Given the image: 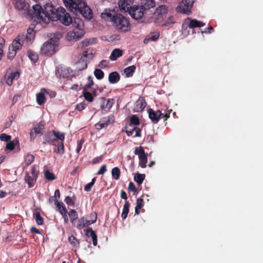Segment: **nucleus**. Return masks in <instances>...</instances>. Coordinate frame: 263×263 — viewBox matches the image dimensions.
Here are the masks:
<instances>
[{
    "label": "nucleus",
    "instance_id": "obj_45",
    "mask_svg": "<svg viewBox=\"0 0 263 263\" xmlns=\"http://www.w3.org/2000/svg\"><path fill=\"white\" fill-rule=\"evenodd\" d=\"M28 55L31 61L34 63H35L39 59L37 54L32 51H29L28 52Z\"/></svg>",
    "mask_w": 263,
    "mask_h": 263
},
{
    "label": "nucleus",
    "instance_id": "obj_49",
    "mask_svg": "<svg viewBox=\"0 0 263 263\" xmlns=\"http://www.w3.org/2000/svg\"><path fill=\"white\" fill-rule=\"evenodd\" d=\"M45 178L50 181L53 180L55 179V175L53 173L50 172L49 171L47 170L45 172Z\"/></svg>",
    "mask_w": 263,
    "mask_h": 263
},
{
    "label": "nucleus",
    "instance_id": "obj_37",
    "mask_svg": "<svg viewBox=\"0 0 263 263\" xmlns=\"http://www.w3.org/2000/svg\"><path fill=\"white\" fill-rule=\"evenodd\" d=\"M69 242L75 248H79L80 246V241L76 237L71 235L68 237Z\"/></svg>",
    "mask_w": 263,
    "mask_h": 263
},
{
    "label": "nucleus",
    "instance_id": "obj_60",
    "mask_svg": "<svg viewBox=\"0 0 263 263\" xmlns=\"http://www.w3.org/2000/svg\"><path fill=\"white\" fill-rule=\"evenodd\" d=\"M83 143H84L83 140L81 139L80 140H78L77 146V148L76 149V151L78 154L79 153V152L81 150Z\"/></svg>",
    "mask_w": 263,
    "mask_h": 263
},
{
    "label": "nucleus",
    "instance_id": "obj_11",
    "mask_svg": "<svg viewBox=\"0 0 263 263\" xmlns=\"http://www.w3.org/2000/svg\"><path fill=\"white\" fill-rule=\"evenodd\" d=\"M84 34V32L82 30H75L68 32L66 37L69 41H76L81 39Z\"/></svg>",
    "mask_w": 263,
    "mask_h": 263
},
{
    "label": "nucleus",
    "instance_id": "obj_55",
    "mask_svg": "<svg viewBox=\"0 0 263 263\" xmlns=\"http://www.w3.org/2000/svg\"><path fill=\"white\" fill-rule=\"evenodd\" d=\"M89 220L91 222L90 223H93L97 221V215L96 213L92 212L90 214L89 216Z\"/></svg>",
    "mask_w": 263,
    "mask_h": 263
},
{
    "label": "nucleus",
    "instance_id": "obj_14",
    "mask_svg": "<svg viewBox=\"0 0 263 263\" xmlns=\"http://www.w3.org/2000/svg\"><path fill=\"white\" fill-rule=\"evenodd\" d=\"M55 142V141L53 130L48 131L45 133L43 136V144H54Z\"/></svg>",
    "mask_w": 263,
    "mask_h": 263
},
{
    "label": "nucleus",
    "instance_id": "obj_19",
    "mask_svg": "<svg viewBox=\"0 0 263 263\" xmlns=\"http://www.w3.org/2000/svg\"><path fill=\"white\" fill-rule=\"evenodd\" d=\"M159 32H152L146 36L144 43L147 44L150 41H156L159 38Z\"/></svg>",
    "mask_w": 263,
    "mask_h": 263
},
{
    "label": "nucleus",
    "instance_id": "obj_15",
    "mask_svg": "<svg viewBox=\"0 0 263 263\" xmlns=\"http://www.w3.org/2000/svg\"><path fill=\"white\" fill-rule=\"evenodd\" d=\"M44 125L41 123H40L37 127H35L32 129L30 133V140L33 141L37 135L42 133V131L44 129Z\"/></svg>",
    "mask_w": 263,
    "mask_h": 263
},
{
    "label": "nucleus",
    "instance_id": "obj_56",
    "mask_svg": "<svg viewBox=\"0 0 263 263\" xmlns=\"http://www.w3.org/2000/svg\"><path fill=\"white\" fill-rule=\"evenodd\" d=\"M128 190L129 192H134V193H135L137 192V189L135 185L133 182H130L129 183L128 187Z\"/></svg>",
    "mask_w": 263,
    "mask_h": 263
},
{
    "label": "nucleus",
    "instance_id": "obj_31",
    "mask_svg": "<svg viewBox=\"0 0 263 263\" xmlns=\"http://www.w3.org/2000/svg\"><path fill=\"white\" fill-rule=\"evenodd\" d=\"M145 175L144 174L136 173L134 176V180L138 183V185H140L142 183L143 181L145 179Z\"/></svg>",
    "mask_w": 263,
    "mask_h": 263
},
{
    "label": "nucleus",
    "instance_id": "obj_25",
    "mask_svg": "<svg viewBox=\"0 0 263 263\" xmlns=\"http://www.w3.org/2000/svg\"><path fill=\"white\" fill-rule=\"evenodd\" d=\"M36 178V177H34L33 176H30L28 172L26 173L25 179L26 182H27L29 187H32L34 186Z\"/></svg>",
    "mask_w": 263,
    "mask_h": 263
},
{
    "label": "nucleus",
    "instance_id": "obj_13",
    "mask_svg": "<svg viewBox=\"0 0 263 263\" xmlns=\"http://www.w3.org/2000/svg\"><path fill=\"white\" fill-rule=\"evenodd\" d=\"M24 35H18L9 46L16 51L21 49L24 42Z\"/></svg>",
    "mask_w": 263,
    "mask_h": 263
},
{
    "label": "nucleus",
    "instance_id": "obj_42",
    "mask_svg": "<svg viewBox=\"0 0 263 263\" xmlns=\"http://www.w3.org/2000/svg\"><path fill=\"white\" fill-rule=\"evenodd\" d=\"M175 23V21L174 17L173 16H170L168 17H166L165 20L164 21V23L163 24L162 26L168 27L171 25Z\"/></svg>",
    "mask_w": 263,
    "mask_h": 263
},
{
    "label": "nucleus",
    "instance_id": "obj_23",
    "mask_svg": "<svg viewBox=\"0 0 263 263\" xmlns=\"http://www.w3.org/2000/svg\"><path fill=\"white\" fill-rule=\"evenodd\" d=\"M45 91V89H42L41 91L36 95V102L39 105H41L46 101Z\"/></svg>",
    "mask_w": 263,
    "mask_h": 263
},
{
    "label": "nucleus",
    "instance_id": "obj_22",
    "mask_svg": "<svg viewBox=\"0 0 263 263\" xmlns=\"http://www.w3.org/2000/svg\"><path fill=\"white\" fill-rule=\"evenodd\" d=\"M123 54V51L119 48H116L112 50L110 55V59L111 61H115L118 58L121 57Z\"/></svg>",
    "mask_w": 263,
    "mask_h": 263
},
{
    "label": "nucleus",
    "instance_id": "obj_21",
    "mask_svg": "<svg viewBox=\"0 0 263 263\" xmlns=\"http://www.w3.org/2000/svg\"><path fill=\"white\" fill-rule=\"evenodd\" d=\"M89 219H85L84 217H83L79 219L77 225V228L78 229H81L84 227H88L92 224Z\"/></svg>",
    "mask_w": 263,
    "mask_h": 263
},
{
    "label": "nucleus",
    "instance_id": "obj_46",
    "mask_svg": "<svg viewBox=\"0 0 263 263\" xmlns=\"http://www.w3.org/2000/svg\"><path fill=\"white\" fill-rule=\"evenodd\" d=\"M94 75L97 79L101 80L104 77V73L100 69H96L94 71Z\"/></svg>",
    "mask_w": 263,
    "mask_h": 263
},
{
    "label": "nucleus",
    "instance_id": "obj_27",
    "mask_svg": "<svg viewBox=\"0 0 263 263\" xmlns=\"http://www.w3.org/2000/svg\"><path fill=\"white\" fill-rule=\"evenodd\" d=\"M54 145H55L53 149L54 152L61 155L64 153V142H59L57 145L55 143Z\"/></svg>",
    "mask_w": 263,
    "mask_h": 263
},
{
    "label": "nucleus",
    "instance_id": "obj_4",
    "mask_svg": "<svg viewBox=\"0 0 263 263\" xmlns=\"http://www.w3.org/2000/svg\"><path fill=\"white\" fill-rule=\"evenodd\" d=\"M102 17L105 18V16L109 17L113 23V26L116 29L120 31H127L130 29L129 21L123 16L119 14H115L113 15L109 13H104L102 14Z\"/></svg>",
    "mask_w": 263,
    "mask_h": 263
},
{
    "label": "nucleus",
    "instance_id": "obj_5",
    "mask_svg": "<svg viewBox=\"0 0 263 263\" xmlns=\"http://www.w3.org/2000/svg\"><path fill=\"white\" fill-rule=\"evenodd\" d=\"M61 34L57 32L53 34L51 37L45 42L41 48V52L46 56H51L56 52Z\"/></svg>",
    "mask_w": 263,
    "mask_h": 263
},
{
    "label": "nucleus",
    "instance_id": "obj_61",
    "mask_svg": "<svg viewBox=\"0 0 263 263\" xmlns=\"http://www.w3.org/2000/svg\"><path fill=\"white\" fill-rule=\"evenodd\" d=\"M108 61L103 60L100 62L99 64V67L101 68H105L108 66Z\"/></svg>",
    "mask_w": 263,
    "mask_h": 263
},
{
    "label": "nucleus",
    "instance_id": "obj_62",
    "mask_svg": "<svg viewBox=\"0 0 263 263\" xmlns=\"http://www.w3.org/2000/svg\"><path fill=\"white\" fill-rule=\"evenodd\" d=\"M107 171L106 165H103L98 171V175H103Z\"/></svg>",
    "mask_w": 263,
    "mask_h": 263
},
{
    "label": "nucleus",
    "instance_id": "obj_35",
    "mask_svg": "<svg viewBox=\"0 0 263 263\" xmlns=\"http://www.w3.org/2000/svg\"><path fill=\"white\" fill-rule=\"evenodd\" d=\"M136 66L134 65L130 66L125 68L124 71L126 74L127 77H129L133 76V73L136 70Z\"/></svg>",
    "mask_w": 263,
    "mask_h": 263
},
{
    "label": "nucleus",
    "instance_id": "obj_44",
    "mask_svg": "<svg viewBox=\"0 0 263 263\" xmlns=\"http://www.w3.org/2000/svg\"><path fill=\"white\" fill-rule=\"evenodd\" d=\"M54 203L56 205L57 211L61 214V212H63L62 210L64 209H66L65 205L62 202H59L57 199L54 200Z\"/></svg>",
    "mask_w": 263,
    "mask_h": 263
},
{
    "label": "nucleus",
    "instance_id": "obj_8",
    "mask_svg": "<svg viewBox=\"0 0 263 263\" xmlns=\"http://www.w3.org/2000/svg\"><path fill=\"white\" fill-rule=\"evenodd\" d=\"M72 70L67 67L59 65L56 67L55 75L58 78L71 79L73 76Z\"/></svg>",
    "mask_w": 263,
    "mask_h": 263
},
{
    "label": "nucleus",
    "instance_id": "obj_7",
    "mask_svg": "<svg viewBox=\"0 0 263 263\" xmlns=\"http://www.w3.org/2000/svg\"><path fill=\"white\" fill-rule=\"evenodd\" d=\"M195 0H182L176 8V11L183 14H190Z\"/></svg>",
    "mask_w": 263,
    "mask_h": 263
},
{
    "label": "nucleus",
    "instance_id": "obj_47",
    "mask_svg": "<svg viewBox=\"0 0 263 263\" xmlns=\"http://www.w3.org/2000/svg\"><path fill=\"white\" fill-rule=\"evenodd\" d=\"M129 124L135 126L139 125L140 121L138 117L136 115H133L130 117Z\"/></svg>",
    "mask_w": 263,
    "mask_h": 263
},
{
    "label": "nucleus",
    "instance_id": "obj_43",
    "mask_svg": "<svg viewBox=\"0 0 263 263\" xmlns=\"http://www.w3.org/2000/svg\"><path fill=\"white\" fill-rule=\"evenodd\" d=\"M17 144H19L17 140H16L15 141L14 140L12 141H9L6 144V148L10 151H12L14 149Z\"/></svg>",
    "mask_w": 263,
    "mask_h": 263
},
{
    "label": "nucleus",
    "instance_id": "obj_36",
    "mask_svg": "<svg viewBox=\"0 0 263 263\" xmlns=\"http://www.w3.org/2000/svg\"><path fill=\"white\" fill-rule=\"evenodd\" d=\"M72 224L74 223L76 220L78 218V214L75 210H71L68 213Z\"/></svg>",
    "mask_w": 263,
    "mask_h": 263
},
{
    "label": "nucleus",
    "instance_id": "obj_52",
    "mask_svg": "<svg viewBox=\"0 0 263 263\" xmlns=\"http://www.w3.org/2000/svg\"><path fill=\"white\" fill-rule=\"evenodd\" d=\"M62 211L63 212H61V214L62 215L64 218L65 223H67L69 221V219L67 215L68 211L66 209L64 208L62 210Z\"/></svg>",
    "mask_w": 263,
    "mask_h": 263
},
{
    "label": "nucleus",
    "instance_id": "obj_28",
    "mask_svg": "<svg viewBox=\"0 0 263 263\" xmlns=\"http://www.w3.org/2000/svg\"><path fill=\"white\" fill-rule=\"evenodd\" d=\"M55 141L56 142L58 140H60V142H64L65 140V133H61L59 131L53 130Z\"/></svg>",
    "mask_w": 263,
    "mask_h": 263
},
{
    "label": "nucleus",
    "instance_id": "obj_54",
    "mask_svg": "<svg viewBox=\"0 0 263 263\" xmlns=\"http://www.w3.org/2000/svg\"><path fill=\"white\" fill-rule=\"evenodd\" d=\"M5 43V40L2 37H0V61L1 60L3 55V48L4 46Z\"/></svg>",
    "mask_w": 263,
    "mask_h": 263
},
{
    "label": "nucleus",
    "instance_id": "obj_3",
    "mask_svg": "<svg viewBox=\"0 0 263 263\" xmlns=\"http://www.w3.org/2000/svg\"><path fill=\"white\" fill-rule=\"evenodd\" d=\"M134 2V0H120L119 7L121 12H128L132 18L139 20L142 17L145 11L141 6H133Z\"/></svg>",
    "mask_w": 263,
    "mask_h": 263
},
{
    "label": "nucleus",
    "instance_id": "obj_48",
    "mask_svg": "<svg viewBox=\"0 0 263 263\" xmlns=\"http://www.w3.org/2000/svg\"><path fill=\"white\" fill-rule=\"evenodd\" d=\"M134 154L135 155H138V157H140V156H143V155L146 154L145 153V152H144V150L143 147H142V146L136 147L135 151H134Z\"/></svg>",
    "mask_w": 263,
    "mask_h": 263
},
{
    "label": "nucleus",
    "instance_id": "obj_40",
    "mask_svg": "<svg viewBox=\"0 0 263 263\" xmlns=\"http://www.w3.org/2000/svg\"><path fill=\"white\" fill-rule=\"evenodd\" d=\"M120 173V170L118 167H115L112 169L111 175L112 178L115 180H118L119 179Z\"/></svg>",
    "mask_w": 263,
    "mask_h": 263
},
{
    "label": "nucleus",
    "instance_id": "obj_51",
    "mask_svg": "<svg viewBox=\"0 0 263 263\" xmlns=\"http://www.w3.org/2000/svg\"><path fill=\"white\" fill-rule=\"evenodd\" d=\"M24 41L26 40L27 42L31 43L35 37V34L30 33L24 35Z\"/></svg>",
    "mask_w": 263,
    "mask_h": 263
},
{
    "label": "nucleus",
    "instance_id": "obj_1",
    "mask_svg": "<svg viewBox=\"0 0 263 263\" xmlns=\"http://www.w3.org/2000/svg\"><path fill=\"white\" fill-rule=\"evenodd\" d=\"M63 2L70 11L76 14L79 13L85 18H92V10L82 0H63Z\"/></svg>",
    "mask_w": 263,
    "mask_h": 263
},
{
    "label": "nucleus",
    "instance_id": "obj_59",
    "mask_svg": "<svg viewBox=\"0 0 263 263\" xmlns=\"http://www.w3.org/2000/svg\"><path fill=\"white\" fill-rule=\"evenodd\" d=\"M88 83L85 85L84 88L85 90H88L93 85V81L91 77L88 78Z\"/></svg>",
    "mask_w": 263,
    "mask_h": 263
},
{
    "label": "nucleus",
    "instance_id": "obj_2",
    "mask_svg": "<svg viewBox=\"0 0 263 263\" xmlns=\"http://www.w3.org/2000/svg\"><path fill=\"white\" fill-rule=\"evenodd\" d=\"M45 9L48 16L53 21H59L65 26H69L71 24L72 17L63 7L55 9L52 5H51L49 8L45 7Z\"/></svg>",
    "mask_w": 263,
    "mask_h": 263
},
{
    "label": "nucleus",
    "instance_id": "obj_12",
    "mask_svg": "<svg viewBox=\"0 0 263 263\" xmlns=\"http://www.w3.org/2000/svg\"><path fill=\"white\" fill-rule=\"evenodd\" d=\"M100 103H101V109L102 110H105L107 111H109L111 108L112 107L113 105L115 103L114 99H106L104 97H101L100 98Z\"/></svg>",
    "mask_w": 263,
    "mask_h": 263
},
{
    "label": "nucleus",
    "instance_id": "obj_50",
    "mask_svg": "<svg viewBox=\"0 0 263 263\" xmlns=\"http://www.w3.org/2000/svg\"><path fill=\"white\" fill-rule=\"evenodd\" d=\"M16 52L17 51L16 50L12 49V48H11L9 46L8 55H7L8 58L10 60L13 59L14 58V57L16 55Z\"/></svg>",
    "mask_w": 263,
    "mask_h": 263
},
{
    "label": "nucleus",
    "instance_id": "obj_32",
    "mask_svg": "<svg viewBox=\"0 0 263 263\" xmlns=\"http://www.w3.org/2000/svg\"><path fill=\"white\" fill-rule=\"evenodd\" d=\"M33 218L37 225H42L44 223V218L41 216L39 212L36 211L33 213Z\"/></svg>",
    "mask_w": 263,
    "mask_h": 263
},
{
    "label": "nucleus",
    "instance_id": "obj_34",
    "mask_svg": "<svg viewBox=\"0 0 263 263\" xmlns=\"http://www.w3.org/2000/svg\"><path fill=\"white\" fill-rule=\"evenodd\" d=\"M144 201L142 198H138L137 199L136 206L135 207V213L136 214H139V210L143 206Z\"/></svg>",
    "mask_w": 263,
    "mask_h": 263
},
{
    "label": "nucleus",
    "instance_id": "obj_10",
    "mask_svg": "<svg viewBox=\"0 0 263 263\" xmlns=\"http://www.w3.org/2000/svg\"><path fill=\"white\" fill-rule=\"evenodd\" d=\"M148 113L149 119L154 123H157L160 119L162 118V116L163 115L162 110L158 109L155 111L151 108L148 110Z\"/></svg>",
    "mask_w": 263,
    "mask_h": 263
},
{
    "label": "nucleus",
    "instance_id": "obj_63",
    "mask_svg": "<svg viewBox=\"0 0 263 263\" xmlns=\"http://www.w3.org/2000/svg\"><path fill=\"white\" fill-rule=\"evenodd\" d=\"M20 73L18 71L12 72L10 73V76L14 80H17L20 77Z\"/></svg>",
    "mask_w": 263,
    "mask_h": 263
},
{
    "label": "nucleus",
    "instance_id": "obj_24",
    "mask_svg": "<svg viewBox=\"0 0 263 263\" xmlns=\"http://www.w3.org/2000/svg\"><path fill=\"white\" fill-rule=\"evenodd\" d=\"M190 20V23L189 24V27L190 28H194L197 27H203L205 25V23L198 21L195 19H190L188 18Z\"/></svg>",
    "mask_w": 263,
    "mask_h": 263
},
{
    "label": "nucleus",
    "instance_id": "obj_6",
    "mask_svg": "<svg viewBox=\"0 0 263 263\" xmlns=\"http://www.w3.org/2000/svg\"><path fill=\"white\" fill-rule=\"evenodd\" d=\"M28 14L32 18H37L38 20H42L45 22L47 13H45L42 7L39 4H36L33 6V10L28 11Z\"/></svg>",
    "mask_w": 263,
    "mask_h": 263
},
{
    "label": "nucleus",
    "instance_id": "obj_17",
    "mask_svg": "<svg viewBox=\"0 0 263 263\" xmlns=\"http://www.w3.org/2000/svg\"><path fill=\"white\" fill-rule=\"evenodd\" d=\"M86 236L88 237H91L93 245L96 246L98 243L97 235L91 228H88L86 231Z\"/></svg>",
    "mask_w": 263,
    "mask_h": 263
},
{
    "label": "nucleus",
    "instance_id": "obj_20",
    "mask_svg": "<svg viewBox=\"0 0 263 263\" xmlns=\"http://www.w3.org/2000/svg\"><path fill=\"white\" fill-rule=\"evenodd\" d=\"M120 79V74L116 71L112 72L109 74L108 81L110 84L118 83Z\"/></svg>",
    "mask_w": 263,
    "mask_h": 263
},
{
    "label": "nucleus",
    "instance_id": "obj_38",
    "mask_svg": "<svg viewBox=\"0 0 263 263\" xmlns=\"http://www.w3.org/2000/svg\"><path fill=\"white\" fill-rule=\"evenodd\" d=\"M156 15V23L159 26H162L164 21L166 17V15L155 14Z\"/></svg>",
    "mask_w": 263,
    "mask_h": 263
},
{
    "label": "nucleus",
    "instance_id": "obj_9",
    "mask_svg": "<svg viewBox=\"0 0 263 263\" xmlns=\"http://www.w3.org/2000/svg\"><path fill=\"white\" fill-rule=\"evenodd\" d=\"M115 122V117L113 115H109L107 117L102 118L100 121L95 124L97 129L100 130L102 128H106L110 124Z\"/></svg>",
    "mask_w": 263,
    "mask_h": 263
},
{
    "label": "nucleus",
    "instance_id": "obj_18",
    "mask_svg": "<svg viewBox=\"0 0 263 263\" xmlns=\"http://www.w3.org/2000/svg\"><path fill=\"white\" fill-rule=\"evenodd\" d=\"M146 102L143 97H140L136 102V109L138 111H142L146 107Z\"/></svg>",
    "mask_w": 263,
    "mask_h": 263
},
{
    "label": "nucleus",
    "instance_id": "obj_39",
    "mask_svg": "<svg viewBox=\"0 0 263 263\" xmlns=\"http://www.w3.org/2000/svg\"><path fill=\"white\" fill-rule=\"evenodd\" d=\"M136 126L128 124L125 126V132L128 136H132Z\"/></svg>",
    "mask_w": 263,
    "mask_h": 263
},
{
    "label": "nucleus",
    "instance_id": "obj_58",
    "mask_svg": "<svg viewBox=\"0 0 263 263\" xmlns=\"http://www.w3.org/2000/svg\"><path fill=\"white\" fill-rule=\"evenodd\" d=\"M31 174L34 177H37L39 175V171L37 170L36 165H33L31 167Z\"/></svg>",
    "mask_w": 263,
    "mask_h": 263
},
{
    "label": "nucleus",
    "instance_id": "obj_64",
    "mask_svg": "<svg viewBox=\"0 0 263 263\" xmlns=\"http://www.w3.org/2000/svg\"><path fill=\"white\" fill-rule=\"evenodd\" d=\"M64 201L68 205H74V202L69 196H66L65 198Z\"/></svg>",
    "mask_w": 263,
    "mask_h": 263
},
{
    "label": "nucleus",
    "instance_id": "obj_57",
    "mask_svg": "<svg viewBox=\"0 0 263 263\" xmlns=\"http://www.w3.org/2000/svg\"><path fill=\"white\" fill-rule=\"evenodd\" d=\"M87 106V104L85 102H82L79 104H78L76 106V109L78 110L79 111H82Z\"/></svg>",
    "mask_w": 263,
    "mask_h": 263
},
{
    "label": "nucleus",
    "instance_id": "obj_30",
    "mask_svg": "<svg viewBox=\"0 0 263 263\" xmlns=\"http://www.w3.org/2000/svg\"><path fill=\"white\" fill-rule=\"evenodd\" d=\"M167 7L164 5L159 6L155 12V14L167 15Z\"/></svg>",
    "mask_w": 263,
    "mask_h": 263
},
{
    "label": "nucleus",
    "instance_id": "obj_29",
    "mask_svg": "<svg viewBox=\"0 0 263 263\" xmlns=\"http://www.w3.org/2000/svg\"><path fill=\"white\" fill-rule=\"evenodd\" d=\"M130 206V203L128 201H126L123 206L122 213L121 214V217L123 219L126 218L128 213L129 212V208Z\"/></svg>",
    "mask_w": 263,
    "mask_h": 263
},
{
    "label": "nucleus",
    "instance_id": "obj_41",
    "mask_svg": "<svg viewBox=\"0 0 263 263\" xmlns=\"http://www.w3.org/2000/svg\"><path fill=\"white\" fill-rule=\"evenodd\" d=\"M87 90H85V88H84L83 94L84 96V97L86 100L89 102H91L93 100V97L91 93L87 91Z\"/></svg>",
    "mask_w": 263,
    "mask_h": 263
},
{
    "label": "nucleus",
    "instance_id": "obj_33",
    "mask_svg": "<svg viewBox=\"0 0 263 263\" xmlns=\"http://www.w3.org/2000/svg\"><path fill=\"white\" fill-rule=\"evenodd\" d=\"M139 165L142 168H145L146 167V163L147 162V155L145 154L143 156L139 157Z\"/></svg>",
    "mask_w": 263,
    "mask_h": 263
},
{
    "label": "nucleus",
    "instance_id": "obj_26",
    "mask_svg": "<svg viewBox=\"0 0 263 263\" xmlns=\"http://www.w3.org/2000/svg\"><path fill=\"white\" fill-rule=\"evenodd\" d=\"M34 156L33 155L28 154L24 157V163L25 165L23 166V168L25 169L30 165L32 162L34 161Z\"/></svg>",
    "mask_w": 263,
    "mask_h": 263
},
{
    "label": "nucleus",
    "instance_id": "obj_53",
    "mask_svg": "<svg viewBox=\"0 0 263 263\" xmlns=\"http://www.w3.org/2000/svg\"><path fill=\"white\" fill-rule=\"evenodd\" d=\"M11 137L6 134H2L0 135V140L2 141L9 142L10 141Z\"/></svg>",
    "mask_w": 263,
    "mask_h": 263
},
{
    "label": "nucleus",
    "instance_id": "obj_16",
    "mask_svg": "<svg viewBox=\"0 0 263 263\" xmlns=\"http://www.w3.org/2000/svg\"><path fill=\"white\" fill-rule=\"evenodd\" d=\"M142 5H140L144 11H146L152 8L155 7L156 3L155 0H141Z\"/></svg>",
    "mask_w": 263,
    "mask_h": 263
}]
</instances>
